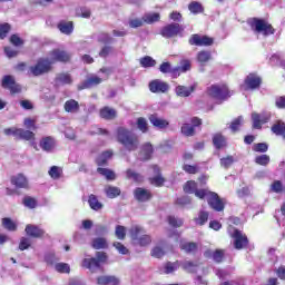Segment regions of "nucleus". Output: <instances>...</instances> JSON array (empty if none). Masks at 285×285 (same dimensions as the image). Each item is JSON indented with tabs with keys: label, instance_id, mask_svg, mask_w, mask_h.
I'll list each match as a JSON object with an SVG mask.
<instances>
[{
	"label": "nucleus",
	"instance_id": "obj_1",
	"mask_svg": "<svg viewBox=\"0 0 285 285\" xmlns=\"http://www.w3.org/2000/svg\"><path fill=\"white\" fill-rule=\"evenodd\" d=\"M184 191L189 195H195V197H198V199H206L207 204L213 208V210H216L217 213H222L224 210V199L219 198V195L215 191H210V189H198L197 183L194 180H189L184 186Z\"/></svg>",
	"mask_w": 285,
	"mask_h": 285
},
{
	"label": "nucleus",
	"instance_id": "obj_2",
	"mask_svg": "<svg viewBox=\"0 0 285 285\" xmlns=\"http://www.w3.org/2000/svg\"><path fill=\"white\" fill-rule=\"evenodd\" d=\"M117 141L124 146L126 150L132 153L139 148V137L132 132V130L126 127H119L117 129Z\"/></svg>",
	"mask_w": 285,
	"mask_h": 285
},
{
	"label": "nucleus",
	"instance_id": "obj_3",
	"mask_svg": "<svg viewBox=\"0 0 285 285\" xmlns=\"http://www.w3.org/2000/svg\"><path fill=\"white\" fill-rule=\"evenodd\" d=\"M248 26L252 28L255 35H262L263 37H271L275 35V28L272 23L259 18H252L248 20Z\"/></svg>",
	"mask_w": 285,
	"mask_h": 285
},
{
	"label": "nucleus",
	"instance_id": "obj_4",
	"mask_svg": "<svg viewBox=\"0 0 285 285\" xmlns=\"http://www.w3.org/2000/svg\"><path fill=\"white\" fill-rule=\"evenodd\" d=\"M108 262V255L104 252L96 253V257L85 258L82 261V266L88 268L91 273H97V271H101V265Z\"/></svg>",
	"mask_w": 285,
	"mask_h": 285
},
{
	"label": "nucleus",
	"instance_id": "obj_5",
	"mask_svg": "<svg viewBox=\"0 0 285 285\" xmlns=\"http://www.w3.org/2000/svg\"><path fill=\"white\" fill-rule=\"evenodd\" d=\"M207 92L209 97L216 99V101H226L228 97H230V91L228 90V86L226 83L212 85Z\"/></svg>",
	"mask_w": 285,
	"mask_h": 285
},
{
	"label": "nucleus",
	"instance_id": "obj_6",
	"mask_svg": "<svg viewBox=\"0 0 285 285\" xmlns=\"http://www.w3.org/2000/svg\"><path fill=\"white\" fill-rule=\"evenodd\" d=\"M227 233L229 237L234 239V248H236V250H242V248H246V246H248V237L239 229L229 226Z\"/></svg>",
	"mask_w": 285,
	"mask_h": 285
},
{
	"label": "nucleus",
	"instance_id": "obj_7",
	"mask_svg": "<svg viewBox=\"0 0 285 285\" xmlns=\"http://www.w3.org/2000/svg\"><path fill=\"white\" fill-rule=\"evenodd\" d=\"M129 235L132 242H135V244H138V246H148V244L153 242L150 236L144 234V228L137 225L130 228Z\"/></svg>",
	"mask_w": 285,
	"mask_h": 285
},
{
	"label": "nucleus",
	"instance_id": "obj_8",
	"mask_svg": "<svg viewBox=\"0 0 285 285\" xmlns=\"http://www.w3.org/2000/svg\"><path fill=\"white\" fill-rule=\"evenodd\" d=\"M272 117H273V114L268 110H264L261 114L253 111L250 115L252 128H254V130H262V126L264 124H268Z\"/></svg>",
	"mask_w": 285,
	"mask_h": 285
},
{
	"label": "nucleus",
	"instance_id": "obj_9",
	"mask_svg": "<svg viewBox=\"0 0 285 285\" xmlns=\"http://www.w3.org/2000/svg\"><path fill=\"white\" fill-rule=\"evenodd\" d=\"M100 72H102V75L105 76H102L101 78H99V76L89 77L86 81L78 85V90H86V88H92V86H99L101 81H105V79H108V77H110V69L108 68H101Z\"/></svg>",
	"mask_w": 285,
	"mask_h": 285
},
{
	"label": "nucleus",
	"instance_id": "obj_10",
	"mask_svg": "<svg viewBox=\"0 0 285 285\" xmlns=\"http://www.w3.org/2000/svg\"><path fill=\"white\" fill-rule=\"evenodd\" d=\"M52 61L48 59H40L36 66L30 67V72L33 77H39V75L50 71Z\"/></svg>",
	"mask_w": 285,
	"mask_h": 285
},
{
	"label": "nucleus",
	"instance_id": "obj_11",
	"mask_svg": "<svg viewBox=\"0 0 285 285\" xmlns=\"http://www.w3.org/2000/svg\"><path fill=\"white\" fill-rule=\"evenodd\" d=\"M170 86L167 82L155 79L149 82V90L156 95H161L164 92H168Z\"/></svg>",
	"mask_w": 285,
	"mask_h": 285
},
{
	"label": "nucleus",
	"instance_id": "obj_12",
	"mask_svg": "<svg viewBox=\"0 0 285 285\" xmlns=\"http://www.w3.org/2000/svg\"><path fill=\"white\" fill-rule=\"evenodd\" d=\"M2 88L10 90L11 95H17L21 92V86L17 85L12 76H4L2 78Z\"/></svg>",
	"mask_w": 285,
	"mask_h": 285
},
{
	"label": "nucleus",
	"instance_id": "obj_13",
	"mask_svg": "<svg viewBox=\"0 0 285 285\" xmlns=\"http://www.w3.org/2000/svg\"><path fill=\"white\" fill-rule=\"evenodd\" d=\"M262 86V77L256 73H249L245 78V90H257Z\"/></svg>",
	"mask_w": 285,
	"mask_h": 285
},
{
	"label": "nucleus",
	"instance_id": "obj_14",
	"mask_svg": "<svg viewBox=\"0 0 285 285\" xmlns=\"http://www.w3.org/2000/svg\"><path fill=\"white\" fill-rule=\"evenodd\" d=\"M214 40L213 38L208 37V36H199L197 33L193 35L189 38V45L190 46H213Z\"/></svg>",
	"mask_w": 285,
	"mask_h": 285
},
{
	"label": "nucleus",
	"instance_id": "obj_15",
	"mask_svg": "<svg viewBox=\"0 0 285 285\" xmlns=\"http://www.w3.org/2000/svg\"><path fill=\"white\" fill-rule=\"evenodd\" d=\"M191 125L190 124H184L181 126V132L183 135H185V137H193V135H195V128H197V126H202V119L194 117L191 118Z\"/></svg>",
	"mask_w": 285,
	"mask_h": 285
},
{
	"label": "nucleus",
	"instance_id": "obj_16",
	"mask_svg": "<svg viewBox=\"0 0 285 285\" xmlns=\"http://www.w3.org/2000/svg\"><path fill=\"white\" fill-rule=\"evenodd\" d=\"M195 90H197V82H194L189 87H186L184 85H178L175 88L176 96L181 97V98L190 97V95H193V92H195Z\"/></svg>",
	"mask_w": 285,
	"mask_h": 285
},
{
	"label": "nucleus",
	"instance_id": "obj_17",
	"mask_svg": "<svg viewBox=\"0 0 285 285\" xmlns=\"http://www.w3.org/2000/svg\"><path fill=\"white\" fill-rule=\"evenodd\" d=\"M72 56L68 51H63L61 49H55L50 53V58L52 61H60V63H68Z\"/></svg>",
	"mask_w": 285,
	"mask_h": 285
},
{
	"label": "nucleus",
	"instance_id": "obj_18",
	"mask_svg": "<svg viewBox=\"0 0 285 285\" xmlns=\"http://www.w3.org/2000/svg\"><path fill=\"white\" fill-rule=\"evenodd\" d=\"M181 32V26L177 23H171L163 28L161 36L166 39H170L171 37H176V35H179Z\"/></svg>",
	"mask_w": 285,
	"mask_h": 285
},
{
	"label": "nucleus",
	"instance_id": "obj_19",
	"mask_svg": "<svg viewBox=\"0 0 285 285\" xmlns=\"http://www.w3.org/2000/svg\"><path fill=\"white\" fill-rule=\"evenodd\" d=\"M149 121L155 128H158V130H165V128H168V126H170V122L167 119L158 117L157 114L150 115Z\"/></svg>",
	"mask_w": 285,
	"mask_h": 285
},
{
	"label": "nucleus",
	"instance_id": "obj_20",
	"mask_svg": "<svg viewBox=\"0 0 285 285\" xmlns=\"http://www.w3.org/2000/svg\"><path fill=\"white\" fill-rule=\"evenodd\" d=\"M24 233L28 235V237H33L36 239L46 235V232L42 228L32 224L26 226Z\"/></svg>",
	"mask_w": 285,
	"mask_h": 285
},
{
	"label": "nucleus",
	"instance_id": "obj_21",
	"mask_svg": "<svg viewBox=\"0 0 285 285\" xmlns=\"http://www.w3.org/2000/svg\"><path fill=\"white\" fill-rule=\"evenodd\" d=\"M135 198L137 202H148L153 195L150 194V190L144 189L141 187H138L134 191Z\"/></svg>",
	"mask_w": 285,
	"mask_h": 285
},
{
	"label": "nucleus",
	"instance_id": "obj_22",
	"mask_svg": "<svg viewBox=\"0 0 285 285\" xmlns=\"http://www.w3.org/2000/svg\"><path fill=\"white\" fill-rule=\"evenodd\" d=\"M11 184L16 186V188H28V178L22 174H18L11 177Z\"/></svg>",
	"mask_w": 285,
	"mask_h": 285
},
{
	"label": "nucleus",
	"instance_id": "obj_23",
	"mask_svg": "<svg viewBox=\"0 0 285 285\" xmlns=\"http://www.w3.org/2000/svg\"><path fill=\"white\" fill-rule=\"evenodd\" d=\"M40 148L45 150V153H52L55 149V138L48 136L40 140Z\"/></svg>",
	"mask_w": 285,
	"mask_h": 285
},
{
	"label": "nucleus",
	"instance_id": "obj_24",
	"mask_svg": "<svg viewBox=\"0 0 285 285\" xmlns=\"http://www.w3.org/2000/svg\"><path fill=\"white\" fill-rule=\"evenodd\" d=\"M98 285H119V278L115 276H100L97 278Z\"/></svg>",
	"mask_w": 285,
	"mask_h": 285
},
{
	"label": "nucleus",
	"instance_id": "obj_25",
	"mask_svg": "<svg viewBox=\"0 0 285 285\" xmlns=\"http://www.w3.org/2000/svg\"><path fill=\"white\" fill-rule=\"evenodd\" d=\"M153 170H154L155 175H157V176L154 178H150V184H153V186H164V181H166V179H164L159 175V166L154 165Z\"/></svg>",
	"mask_w": 285,
	"mask_h": 285
},
{
	"label": "nucleus",
	"instance_id": "obj_26",
	"mask_svg": "<svg viewBox=\"0 0 285 285\" xmlns=\"http://www.w3.org/2000/svg\"><path fill=\"white\" fill-rule=\"evenodd\" d=\"M58 30H60L62 35H72L75 27L72 22L61 21L58 23Z\"/></svg>",
	"mask_w": 285,
	"mask_h": 285
},
{
	"label": "nucleus",
	"instance_id": "obj_27",
	"mask_svg": "<svg viewBox=\"0 0 285 285\" xmlns=\"http://www.w3.org/2000/svg\"><path fill=\"white\" fill-rule=\"evenodd\" d=\"M150 157H153V145L147 142L141 148L140 159H142V161H147Z\"/></svg>",
	"mask_w": 285,
	"mask_h": 285
},
{
	"label": "nucleus",
	"instance_id": "obj_28",
	"mask_svg": "<svg viewBox=\"0 0 285 285\" xmlns=\"http://www.w3.org/2000/svg\"><path fill=\"white\" fill-rule=\"evenodd\" d=\"M66 112H79V102L75 99L67 100L65 102Z\"/></svg>",
	"mask_w": 285,
	"mask_h": 285
},
{
	"label": "nucleus",
	"instance_id": "obj_29",
	"mask_svg": "<svg viewBox=\"0 0 285 285\" xmlns=\"http://www.w3.org/2000/svg\"><path fill=\"white\" fill-rule=\"evenodd\" d=\"M100 117L102 119H115L117 117V111L110 107H105L100 109Z\"/></svg>",
	"mask_w": 285,
	"mask_h": 285
},
{
	"label": "nucleus",
	"instance_id": "obj_30",
	"mask_svg": "<svg viewBox=\"0 0 285 285\" xmlns=\"http://www.w3.org/2000/svg\"><path fill=\"white\" fill-rule=\"evenodd\" d=\"M213 144L219 150L226 146V137L222 134H216L213 137Z\"/></svg>",
	"mask_w": 285,
	"mask_h": 285
},
{
	"label": "nucleus",
	"instance_id": "obj_31",
	"mask_svg": "<svg viewBox=\"0 0 285 285\" xmlns=\"http://www.w3.org/2000/svg\"><path fill=\"white\" fill-rule=\"evenodd\" d=\"M91 246L96 250H101L104 248H108V240H106V238L98 237L91 242Z\"/></svg>",
	"mask_w": 285,
	"mask_h": 285
},
{
	"label": "nucleus",
	"instance_id": "obj_32",
	"mask_svg": "<svg viewBox=\"0 0 285 285\" xmlns=\"http://www.w3.org/2000/svg\"><path fill=\"white\" fill-rule=\"evenodd\" d=\"M2 226L3 228H6V230H9L10 233H14V230H17V223L14 220H12V218H2Z\"/></svg>",
	"mask_w": 285,
	"mask_h": 285
},
{
	"label": "nucleus",
	"instance_id": "obj_33",
	"mask_svg": "<svg viewBox=\"0 0 285 285\" xmlns=\"http://www.w3.org/2000/svg\"><path fill=\"white\" fill-rule=\"evenodd\" d=\"M105 193L109 199H115V197H119L121 195V189H119V187L107 186L105 188Z\"/></svg>",
	"mask_w": 285,
	"mask_h": 285
},
{
	"label": "nucleus",
	"instance_id": "obj_34",
	"mask_svg": "<svg viewBox=\"0 0 285 285\" xmlns=\"http://www.w3.org/2000/svg\"><path fill=\"white\" fill-rule=\"evenodd\" d=\"M17 139H24V141H30V139H35V132L19 128Z\"/></svg>",
	"mask_w": 285,
	"mask_h": 285
},
{
	"label": "nucleus",
	"instance_id": "obj_35",
	"mask_svg": "<svg viewBox=\"0 0 285 285\" xmlns=\"http://www.w3.org/2000/svg\"><path fill=\"white\" fill-rule=\"evenodd\" d=\"M88 204L92 210H101L104 208V205L97 199V196L90 195L88 199Z\"/></svg>",
	"mask_w": 285,
	"mask_h": 285
},
{
	"label": "nucleus",
	"instance_id": "obj_36",
	"mask_svg": "<svg viewBox=\"0 0 285 285\" xmlns=\"http://www.w3.org/2000/svg\"><path fill=\"white\" fill-rule=\"evenodd\" d=\"M210 57H212L210 51L203 50L197 53V61L198 63L204 66V63H208V60L210 59Z\"/></svg>",
	"mask_w": 285,
	"mask_h": 285
},
{
	"label": "nucleus",
	"instance_id": "obj_37",
	"mask_svg": "<svg viewBox=\"0 0 285 285\" xmlns=\"http://www.w3.org/2000/svg\"><path fill=\"white\" fill-rule=\"evenodd\" d=\"M112 157V151L107 150L104 151L98 158H97V164L98 166H106L108 160Z\"/></svg>",
	"mask_w": 285,
	"mask_h": 285
},
{
	"label": "nucleus",
	"instance_id": "obj_38",
	"mask_svg": "<svg viewBox=\"0 0 285 285\" xmlns=\"http://www.w3.org/2000/svg\"><path fill=\"white\" fill-rule=\"evenodd\" d=\"M140 66L142 68H154V66H156L157 61H155V59H153V57L146 56L140 58Z\"/></svg>",
	"mask_w": 285,
	"mask_h": 285
},
{
	"label": "nucleus",
	"instance_id": "obj_39",
	"mask_svg": "<svg viewBox=\"0 0 285 285\" xmlns=\"http://www.w3.org/2000/svg\"><path fill=\"white\" fill-rule=\"evenodd\" d=\"M188 10L191 12V14H200V12H204V7L199 2L193 1L189 3Z\"/></svg>",
	"mask_w": 285,
	"mask_h": 285
},
{
	"label": "nucleus",
	"instance_id": "obj_40",
	"mask_svg": "<svg viewBox=\"0 0 285 285\" xmlns=\"http://www.w3.org/2000/svg\"><path fill=\"white\" fill-rule=\"evenodd\" d=\"M126 177L132 179V181H144V176L132 169H127Z\"/></svg>",
	"mask_w": 285,
	"mask_h": 285
},
{
	"label": "nucleus",
	"instance_id": "obj_41",
	"mask_svg": "<svg viewBox=\"0 0 285 285\" xmlns=\"http://www.w3.org/2000/svg\"><path fill=\"white\" fill-rule=\"evenodd\" d=\"M181 266L184 271H187V273H197V263H193L190 261H185L181 263Z\"/></svg>",
	"mask_w": 285,
	"mask_h": 285
},
{
	"label": "nucleus",
	"instance_id": "obj_42",
	"mask_svg": "<svg viewBox=\"0 0 285 285\" xmlns=\"http://www.w3.org/2000/svg\"><path fill=\"white\" fill-rule=\"evenodd\" d=\"M56 80L58 81V83H62L63 86L72 83V77L70 76V73H60L57 76Z\"/></svg>",
	"mask_w": 285,
	"mask_h": 285
},
{
	"label": "nucleus",
	"instance_id": "obj_43",
	"mask_svg": "<svg viewBox=\"0 0 285 285\" xmlns=\"http://www.w3.org/2000/svg\"><path fill=\"white\" fill-rule=\"evenodd\" d=\"M159 13H146L142 17V20L145 21V23H157V21H159Z\"/></svg>",
	"mask_w": 285,
	"mask_h": 285
},
{
	"label": "nucleus",
	"instance_id": "obj_44",
	"mask_svg": "<svg viewBox=\"0 0 285 285\" xmlns=\"http://www.w3.org/2000/svg\"><path fill=\"white\" fill-rule=\"evenodd\" d=\"M99 175H102V177H106V179L112 180L115 179V171L108 169V168H101L98 169Z\"/></svg>",
	"mask_w": 285,
	"mask_h": 285
},
{
	"label": "nucleus",
	"instance_id": "obj_45",
	"mask_svg": "<svg viewBox=\"0 0 285 285\" xmlns=\"http://www.w3.org/2000/svg\"><path fill=\"white\" fill-rule=\"evenodd\" d=\"M179 268V265L177 263L168 262L164 265V273L166 275H170V273H175Z\"/></svg>",
	"mask_w": 285,
	"mask_h": 285
},
{
	"label": "nucleus",
	"instance_id": "obj_46",
	"mask_svg": "<svg viewBox=\"0 0 285 285\" xmlns=\"http://www.w3.org/2000/svg\"><path fill=\"white\" fill-rule=\"evenodd\" d=\"M244 124V117L239 116L238 118L234 119L229 126L232 132H237L239 130V126Z\"/></svg>",
	"mask_w": 285,
	"mask_h": 285
},
{
	"label": "nucleus",
	"instance_id": "obj_47",
	"mask_svg": "<svg viewBox=\"0 0 285 285\" xmlns=\"http://www.w3.org/2000/svg\"><path fill=\"white\" fill-rule=\"evenodd\" d=\"M180 248L185 253H195L197 250V244H195V243H181Z\"/></svg>",
	"mask_w": 285,
	"mask_h": 285
},
{
	"label": "nucleus",
	"instance_id": "obj_48",
	"mask_svg": "<svg viewBox=\"0 0 285 285\" xmlns=\"http://www.w3.org/2000/svg\"><path fill=\"white\" fill-rule=\"evenodd\" d=\"M183 170L187 173V175H197L199 173V166L197 165H183Z\"/></svg>",
	"mask_w": 285,
	"mask_h": 285
},
{
	"label": "nucleus",
	"instance_id": "obj_49",
	"mask_svg": "<svg viewBox=\"0 0 285 285\" xmlns=\"http://www.w3.org/2000/svg\"><path fill=\"white\" fill-rule=\"evenodd\" d=\"M195 222L198 226H204L208 222V212L202 210Z\"/></svg>",
	"mask_w": 285,
	"mask_h": 285
},
{
	"label": "nucleus",
	"instance_id": "obj_50",
	"mask_svg": "<svg viewBox=\"0 0 285 285\" xmlns=\"http://www.w3.org/2000/svg\"><path fill=\"white\" fill-rule=\"evenodd\" d=\"M258 166H268L271 164V157L268 155H261L255 158Z\"/></svg>",
	"mask_w": 285,
	"mask_h": 285
},
{
	"label": "nucleus",
	"instance_id": "obj_51",
	"mask_svg": "<svg viewBox=\"0 0 285 285\" xmlns=\"http://www.w3.org/2000/svg\"><path fill=\"white\" fill-rule=\"evenodd\" d=\"M97 40L100 43H112V41H114L112 37H110V35H108L106 32L98 33Z\"/></svg>",
	"mask_w": 285,
	"mask_h": 285
},
{
	"label": "nucleus",
	"instance_id": "obj_52",
	"mask_svg": "<svg viewBox=\"0 0 285 285\" xmlns=\"http://www.w3.org/2000/svg\"><path fill=\"white\" fill-rule=\"evenodd\" d=\"M233 164H235V157L233 156L220 158V166L223 168H230Z\"/></svg>",
	"mask_w": 285,
	"mask_h": 285
},
{
	"label": "nucleus",
	"instance_id": "obj_53",
	"mask_svg": "<svg viewBox=\"0 0 285 285\" xmlns=\"http://www.w3.org/2000/svg\"><path fill=\"white\" fill-rule=\"evenodd\" d=\"M137 128L141 132H148V121L146 120V118L140 117L137 119Z\"/></svg>",
	"mask_w": 285,
	"mask_h": 285
},
{
	"label": "nucleus",
	"instance_id": "obj_54",
	"mask_svg": "<svg viewBox=\"0 0 285 285\" xmlns=\"http://www.w3.org/2000/svg\"><path fill=\"white\" fill-rule=\"evenodd\" d=\"M77 17H82V19H90V9L87 7H81L76 10Z\"/></svg>",
	"mask_w": 285,
	"mask_h": 285
},
{
	"label": "nucleus",
	"instance_id": "obj_55",
	"mask_svg": "<svg viewBox=\"0 0 285 285\" xmlns=\"http://www.w3.org/2000/svg\"><path fill=\"white\" fill-rule=\"evenodd\" d=\"M49 176L51 177V179H59V177H61V168L60 167H57V166H52L50 169H49Z\"/></svg>",
	"mask_w": 285,
	"mask_h": 285
},
{
	"label": "nucleus",
	"instance_id": "obj_56",
	"mask_svg": "<svg viewBox=\"0 0 285 285\" xmlns=\"http://www.w3.org/2000/svg\"><path fill=\"white\" fill-rule=\"evenodd\" d=\"M272 131L274 132V135H284V131H285V124L282 122V121L275 124V125L272 127Z\"/></svg>",
	"mask_w": 285,
	"mask_h": 285
},
{
	"label": "nucleus",
	"instance_id": "obj_57",
	"mask_svg": "<svg viewBox=\"0 0 285 285\" xmlns=\"http://www.w3.org/2000/svg\"><path fill=\"white\" fill-rule=\"evenodd\" d=\"M168 224L171 225L174 228H179L180 226H183L184 220L181 218H177L175 216H169Z\"/></svg>",
	"mask_w": 285,
	"mask_h": 285
},
{
	"label": "nucleus",
	"instance_id": "obj_58",
	"mask_svg": "<svg viewBox=\"0 0 285 285\" xmlns=\"http://www.w3.org/2000/svg\"><path fill=\"white\" fill-rule=\"evenodd\" d=\"M57 273H70V265L66 263H58L55 265Z\"/></svg>",
	"mask_w": 285,
	"mask_h": 285
},
{
	"label": "nucleus",
	"instance_id": "obj_59",
	"mask_svg": "<svg viewBox=\"0 0 285 285\" xmlns=\"http://www.w3.org/2000/svg\"><path fill=\"white\" fill-rule=\"evenodd\" d=\"M115 235L117 239H126V227L121 225L116 226Z\"/></svg>",
	"mask_w": 285,
	"mask_h": 285
},
{
	"label": "nucleus",
	"instance_id": "obj_60",
	"mask_svg": "<svg viewBox=\"0 0 285 285\" xmlns=\"http://www.w3.org/2000/svg\"><path fill=\"white\" fill-rule=\"evenodd\" d=\"M214 262H216L217 264H220V262H223L224 259V249H216L213 255H212Z\"/></svg>",
	"mask_w": 285,
	"mask_h": 285
},
{
	"label": "nucleus",
	"instance_id": "obj_61",
	"mask_svg": "<svg viewBox=\"0 0 285 285\" xmlns=\"http://www.w3.org/2000/svg\"><path fill=\"white\" fill-rule=\"evenodd\" d=\"M255 153H266L268 150V145L265 142H258L253 146Z\"/></svg>",
	"mask_w": 285,
	"mask_h": 285
},
{
	"label": "nucleus",
	"instance_id": "obj_62",
	"mask_svg": "<svg viewBox=\"0 0 285 285\" xmlns=\"http://www.w3.org/2000/svg\"><path fill=\"white\" fill-rule=\"evenodd\" d=\"M23 205L26 206V208H37V200L32 197H26L23 199Z\"/></svg>",
	"mask_w": 285,
	"mask_h": 285
},
{
	"label": "nucleus",
	"instance_id": "obj_63",
	"mask_svg": "<svg viewBox=\"0 0 285 285\" xmlns=\"http://www.w3.org/2000/svg\"><path fill=\"white\" fill-rule=\"evenodd\" d=\"M30 238L28 237H22L20 239V244H19V250H28V248H30Z\"/></svg>",
	"mask_w": 285,
	"mask_h": 285
},
{
	"label": "nucleus",
	"instance_id": "obj_64",
	"mask_svg": "<svg viewBox=\"0 0 285 285\" xmlns=\"http://www.w3.org/2000/svg\"><path fill=\"white\" fill-rule=\"evenodd\" d=\"M275 106L279 110H285V96H278L275 99Z\"/></svg>",
	"mask_w": 285,
	"mask_h": 285
}]
</instances>
